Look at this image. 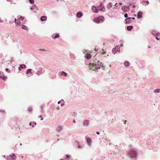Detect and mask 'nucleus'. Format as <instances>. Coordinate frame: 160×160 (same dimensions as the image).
<instances>
[{
	"mask_svg": "<svg viewBox=\"0 0 160 160\" xmlns=\"http://www.w3.org/2000/svg\"><path fill=\"white\" fill-rule=\"evenodd\" d=\"M29 125L30 126L32 125V122H30L29 123Z\"/></svg>",
	"mask_w": 160,
	"mask_h": 160,
	"instance_id": "nucleus-54",
	"label": "nucleus"
},
{
	"mask_svg": "<svg viewBox=\"0 0 160 160\" xmlns=\"http://www.w3.org/2000/svg\"><path fill=\"white\" fill-rule=\"evenodd\" d=\"M60 102H61V101H58V104H59V103H60Z\"/></svg>",
	"mask_w": 160,
	"mask_h": 160,
	"instance_id": "nucleus-59",
	"label": "nucleus"
},
{
	"mask_svg": "<svg viewBox=\"0 0 160 160\" xmlns=\"http://www.w3.org/2000/svg\"><path fill=\"white\" fill-rule=\"evenodd\" d=\"M17 23L18 24H19L21 23V22L20 21H18V22H17Z\"/></svg>",
	"mask_w": 160,
	"mask_h": 160,
	"instance_id": "nucleus-52",
	"label": "nucleus"
},
{
	"mask_svg": "<svg viewBox=\"0 0 160 160\" xmlns=\"http://www.w3.org/2000/svg\"><path fill=\"white\" fill-rule=\"evenodd\" d=\"M77 143L78 144V147L79 149L82 148V145L79 143L77 141Z\"/></svg>",
	"mask_w": 160,
	"mask_h": 160,
	"instance_id": "nucleus-28",
	"label": "nucleus"
},
{
	"mask_svg": "<svg viewBox=\"0 0 160 160\" xmlns=\"http://www.w3.org/2000/svg\"><path fill=\"white\" fill-rule=\"evenodd\" d=\"M40 117L41 118V120H43V118H42V116L40 115L38 116V118H39Z\"/></svg>",
	"mask_w": 160,
	"mask_h": 160,
	"instance_id": "nucleus-42",
	"label": "nucleus"
},
{
	"mask_svg": "<svg viewBox=\"0 0 160 160\" xmlns=\"http://www.w3.org/2000/svg\"><path fill=\"white\" fill-rule=\"evenodd\" d=\"M26 66L24 64H21L20 65L19 67L18 68V70L20 71L22 69L25 68Z\"/></svg>",
	"mask_w": 160,
	"mask_h": 160,
	"instance_id": "nucleus-13",
	"label": "nucleus"
},
{
	"mask_svg": "<svg viewBox=\"0 0 160 160\" xmlns=\"http://www.w3.org/2000/svg\"><path fill=\"white\" fill-rule=\"evenodd\" d=\"M16 156L14 154H13L12 156L9 155L7 158V160H15L16 159Z\"/></svg>",
	"mask_w": 160,
	"mask_h": 160,
	"instance_id": "nucleus-6",
	"label": "nucleus"
},
{
	"mask_svg": "<svg viewBox=\"0 0 160 160\" xmlns=\"http://www.w3.org/2000/svg\"><path fill=\"white\" fill-rule=\"evenodd\" d=\"M96 133L98 134V135H99L100 134V132H98V131H97L96 132Z\"/></svg>",
	"mask_w": 160,
	"mask_h": 160,
	"instance_id": "nucleus-51",
	"label": "nucleus"
},
{
	"mask_svg": "<svg viewBox=\"0 0 160 160\" xmlns=\"http://www.w3.org/2000/svg\"><path fill=\"white\" fill-rule=\"evenodd\" d=\"M120 46L121 47H122L123 46V43H121L120 45Z\"/></svg>",
	"mask_w": 160,
	"mask_h": 160,
	"instance_id": "nucleus-50",
	"label": "nucleus"
},
{
	"mask_svg": "<svg viewBox=\"0 0 160 160\" xmlns=\"http://www.w3.org/2000/svg\"><path fill=\"white\" fill-rule=\"evenodd\" d=\"M71 157V156L67 155L65 158V159H67V160H69L70 159Z\"/></svg>",
	"mask_w": 160,
	"mask_h": 160,
	"instance_id": "nucleus-26",
	"label": "nucleus"
},
{
	"mask_svg": "<svg viewBox=\"0 0 160 160\" xmlns=\"http://www.w3.org/2000/svg\"><path fill=\"white\" fill-rule=\"evenodd\" d=\"M124 65L126 67H128L130 65V63L128 61H125L124 62Z\"/></svg>",
	"mask_w": 160,
	"mask_h": 160,
	"instance_id": "nucleus-22",
	"label": "nucleus"
},
{
	"mask_svg": "<svg viewBox=\"0 0 160 160\" xmlns=\"http://www.w3.org/2000/svg\"><path fill=\"white\" fill-rule=\"evenodd\" d=\"M132 8H136V6L135 5H132Z\"/></svg>",
	"mask_w": 160,
	"mask_h": 160,
	"instance_id": "nucleus-45",
	"label": "nucleus"
},
{
	"mask_svg": "<svg viewBox=\"0 0 160 160\" xmlns=\"http://www.w3.org/2000/svg\"><path fill=\"white\" fill-rule=\"evenodd\" d=\"M30 9L31 10H32L33 9V8L32 7H31Z\"/></svg>",
	"mask_w": 160,
	"mask_h": 160,
	"instance_id": "nucleus-58",
	"label": "nucleus"
},
{
	"mask_svg": "<svg viewBox=\"0 0 160 160\" xmlns=\"http://www.w3.org/2000/svg\"><path fill=\"white\" fill-rule=\"evenodd\" d=\"M142 12L141 11H139L138 12L137 18H142Z\"/></svg>",
	"mask_w": 160,
	"mask_h": 160,
	"instance_id": "nucleus-12",
	"label": "nucleus"
},
{
	"mask_svg": "<svg viewBox=\"0 0 160 160\" xmlns=\"http://www.w3.org/2000/svg\"><path fill=\"white\" fill-rule=\"evenodd\" d=\"M131 5V4H130L128 6H122V9L124 12H127L128 10H130V7Z\"/></svg>",
	"mask_w": 160,
	"mask_h": 160,
	"instance_id": "nucleus-5",
	"label": "nucleus"
},
{
	"mask_svg": "<svg viewBox=\"0 0 160 160\" xmlns=\"http://www.w3.org/2000/svg\"><path fill=\"white\" fill-rule=\"evenodd\" d=\"M155 29H152L151 30V33L154 36H155L157 33Z\"/></svg>",
	"mask_w": 160,
	"mask_h": 160,
	"instance_id": "nucleus-24",
	"label": "nucleus"
},
{
	"mask_svg": "<svg viewBox=\"0 0 160 160\" xmlns=\"http://www.w3.org/2000/svg\"><path fill=\"white\" fill-rule=\"evenodd\" d=\"M128 154L132 159L136 158L138 155L137 151L135 148H131L128 152Z\"/></svg>",
	"mask_w": 160,
	"mask_h": 160,
	"instance_id": "nucleus-2",
	"label": "nucleus"
},
{
	"mask_svg": "<svg viewBox=\"0 0 160 160\" xmlns=\"http://www.w3.org/2000/svg\"><path fill=\"white\" fill-rule=\"evenodd\" d=\"M3 75H4L3 73L2 72H1V73H0V78H2V76H3Z\"/></svg>",
	"mask_w": 160,
	"mask_h": 160,
	"instance_id": "nucleus-38",
	"label": "nucleus"
},
{
	"mask_svg": "<svg viewBox=\"0 0 160 160\" xmlns=\"http://www.w3.org/2000/svg\"><path fill=\"white\" fill-rule=\"evenodd\" d=\"M47 17L46 16H42L40 18V20L42 21H46L47 20Z\"/></svg>",
	"mask_w": 160,
	"mask_h": 160,
	"instance_id": "nucleus-19",
	"label": "nucleus"
},
{
	"mask_svg": "<svg viewBox=\"0 0 160 160\" xmlns=\"http://www.w3.org/2000/svg\"><path fill=\"white\" fill-rule=\"evenodd\" d=\"M98 8L100 9L101 11H103L105 10V8L102 2L100 3V5L98 7Z\"/></svg>",
	"mask_w": 160,
	"mask_h": 160,
	"instance_id": "nucleus-8",
	"label": "nucleus"
},
{
	"mask_svg": "<svg viewBox=\"0 0 160 160\" xmlns=\"http://www.w3.org/2000/svg\"><path fill=\"white\" fill-rule=\"evenodd\" d=\"M44 107V104H42L40 106V108L42 110L41 112H42L43 108Z\"/></svg>",
	"mask_w": 160,
	"mask_h": 160,
	"instance_id": "nucleus-31",
	"label": "nucleus"
},
{
	"mask_svg": "<svg viewBox=\"0 0 160 160\" xmlns=\"http://www.w3.org/2000/svg\"><path fill=\"white\" fill-rule=\"evenodd\" d=\"M64 105V104L63 103L62 104H61V106H63V105Z\"/></svg>",
	"mask_w": 160,
	"mask_h": 160,
	"instance_id": "nucleus-62",
	"label": "nucleus"
},
{
	"mask_svg": "<svg viewBox=\"0 0 160 160\" xmlns=\"http://www.w3.org/2000/svg\"><path fill=\"white\" fill-rule=\"evenodd\" d=\"M73 122L74 123H76V121H75V119H74V120H73Z\"/></svg>",
	"mask_w": 160,
	"mask_h": 160,
	"instance_id": "nucleus-56",
	"label": "nucleus"
},
{
	"mask_svg": "<svg viewBox=\"0 0 160 160\" xmlns=\"http://www.w3.org/2000/svg\"><path fill=\"white\" fill-rule=\"evenodd\" d=\"M32 69H28L26 71V73L27 74H28L29 73H32V72H31Z\"/></svg>",
	"mask_w": 160,
	"mask_h": 160,
	"instance_id": "nucleus-25",
	"label": "nucleus"
},
{
	"mask_svg": "<svg viewBox=\"0 0 160 160\" xmlns=\"http://www.w3.org/2000/svg\"><path fill=\"white\" fill-rule=\"evenodd\" d=\"M59 37V35L58 33L56 34L54 36H52V38L53 39H55L57 38H58Z\"/></svg>",
	"mask_w": 160,
	"mask_h": 160,
	"instance_id": "nucleus-21",
	"label": "nucleus"
},
{
	"mask_svg": "<svg viewBox=\"0 0 160 160\" xmlns=\"http://www.w3.org/2000/svg\"><path fill=\"white\" fill-rule=\"evenodd\" d=\"M104 17L103 16H99L96 19H94L93 21L97 23H99L101 21H103Z\"/></svg>",
	"mask_w": 160,
	"mask_h": 160,
	"instance_id": "nucleus-3",
	"label": "nucleus"
},
{
	"mask_svg": "<svg viewBox=\"0 0 160 160\" xmlns=\"http://www.w3.org/2000/svg\"><path fill=\"white\" fill-rule=\"evenodd\" d=\"M124 16L125 18H127L128 17V15L127 13H125L124 14Z\"/></svg>",
	"mask_w": 160,
	"mask_h": 160,
	"instance_id": "nucleus-40",
	"label": "nucleus"
},
{
	"mask_svg": "<svg viewBox=\"0 0 160 160\" xmlns=\"http://www.w3.org/2000/svg\"><path fill=\"white\" fill-rule=\"evenodd\" d=\"M160 92V89H155L154 91V92L155 93H159Z\"/></svg>",
	"mask_w": 160,
	"mask_h": 160,
	"instance_id": "nucleus-30",
	"label": "nucleus"
},
{
	"mask_svg": "<svg viewBox=\"0 0 160 160\" xmlns=\"http://www.w3.org/2000/svg\"><path fill=\"white\" fill-rule=\"evenodd\" d=\"M92 8L94 12L97 13L98 12V10L96 7L93 6L92 7Z\"/></svg>",
	"mask_w": 160,
	"mask_h": 160,
	"instance_id": "nucleus-17",
	"label": "nucleus"
},
{
	"mask_svg": "<svg viewBox=\"0 0 160 160\" xmlns=\"http://www.w3.org/2000/svg\"><path fill=\"white\" fill-rule=\"evenodd\" d=\"M131 18V19H135V18Z\"/></svg>",
	"mask_w": 160,
	"mask_h": 160,
	"instance_id": "nucleus-57",
	"label": "nucleus"
},
{
	"mask_svg": "<svg viewBox=\"0 0 160 160\" xmlns=\"http://www.w3.org/2000/svg\"><path fill=\"white\" fill-rule=\"evenodd\" d=\"M117 4V3H115V5H114L115 6L117 7V6H116V5Z\"/></svg>",
	"mask_w": 160,
	"mask_h": 160,
	"instance_id": "nucleus-60",
	"label": "nucleus"
},
{
	"mask_svg": "<svg viewBox=\"0 0 160 160\" xmlns=\"http://www.w3.org/2000/svg\"><path fill=\"white\" fill-rule=\"evenodd\" d=\"M29 2L31 4H33L34 3V0H28Z\"/></svg>",
	"mask_w": 160,
	"mask_h": 160,
	"instance_id": "nucleus-35",
	"label": "nucleus"
},
{
	"mask_svg": "<svg viewBox=\"0 0 160 160\" xmlns=\"http://www.w3.org/2000/svg\"><path fill=\"white\" fill-rule=\"evenodd\" d=\"M60 160H65L64 159H60Z\"/></svg>",
	"mask_w": 160,
	"mask_h": 160,
	"instance_id": "nucleus-64",
	"label": "nucleus"
},
{
	"mask_svg": "<svg viewBox=\"0 0 160 160\" xmlns=\"http://www.w3.org/2000/svg\"><path fill=\"white\" fill-rule=\"evenodd\" d=\"M57 13V12L56 11H53L52 12V13L53 14H56Z\"/></svg>",
	"mask_w": 160,
	"mask_h": 160,
	"instance_id": "nucleus-39",
	"label": "nucleus"
},
{
	"mask_svg": "<svg viewBox=\"0 0 160 160\" xmlns=\"http://www.w3.org/2000/svg\"><path fill=\"white\" fill-rule=\"evenodd\" d=\"M61 75H63L65 77L67 76V73L64 71H62L61 72Z\"/></svg>",
	"mask_w": 160,
	"mask_h": 160,
	"instance_id": "nucleus-29",
	"label": "nucleus"
},
{
	"mask_svg": "<svg viewBox=\"0 0 160 160\" xmlns=\"http://www.w3.org/2000/svg\"><path fill=\"white\" fill-rule=\"evenodd\" d=\"M3 22V20H0V22Z\"/></svg>",
	"mask_w": 160,
	"mask_h": 160,
	"instance_id": "nucleus-53",
	"label": "nucleus"
},
{
	"mask_svg": "<svg viewBox=\"0 0 160 160\" xmlns=\"http://www.w3.org/2000/svg\"><path fill=\"white\" fill-rule=\"evenodd\" d=\"M82 13L81 12H77L76 14V17L78 18H81L82 16Z\"/></svg>",
	"mask_w": 160,
	"mask_h": 160,
	"instance_id": "nucleus-10",
	"label": "nucleus"
},
{
	"mask_svg": "<svg viewBox=\"0 0 160 160\" xmlns=\"http://www.w3.org/2000/svg\"><path fill=\"white\" fill-rule=\"evenodd\" d=\"M87 52V50H83V53H85V52Z\"/></svg>",
	"mask_w": 160,
	"mask_h": 160,
	"instance_id": "nucleus-46",
	"label": "nucleus"
},
{
	"mask_svg": "<svg viewBox=\"0 0 160 160\" xmlns=\"http://www.w3.org/2000/svg\"><path fill=\"white\" fill-rule=\"evenodd\" d=\"M59 138H58V139H57V141H59Z\"/></svg>",
	"mask_w": 160,
	"mask_h": 160,
	"instance_id": "nucleus-63",
	"label": "nucleus"
},
{
	"mask_svg": "<svg viewBox=\"0 0 160 160\" xmlns=\"http://www.w3.org/2000/svg\"><path fill=\"white\" fill-rule=\"evenodd\" d=\"M32 110V107H30L28 108V112H31Z\"/></svg>",
	"mask_w": 160,
	"mask_h": 160,
	"instance_id": "nucleus-33",
	"label": "nucleus"
},
{
	"mask_svg": "<svg viewBox=\"0 0 160 160\" xmlns=\"http://www.w3.org/2000/svg\"><path fill=\"white\" fill-rule=\"evenodd\" d=\"M9 70V69L8 68H6L5 69V71H6V72H8V71Z\"/></svg>",
	"mask_w": 160,
	"mask_h": 160,
	"instance_id": "nucleus-49",
	"label": "nucleus"
},
{
	"mask_svg": "<svg viewBox=\"0 0 160 160\" xmlns=\"http://www.w3.org/2000/svg\"><path fill=\"white\" fill-rule=\"evenodd\" d=\"M90 121L88 120H84L83 122V125L85 126H88V124L89 123Z\"/></svg>",
	"mask_w": 160,
	"mask_h": 160,
	"instance_id": "nucleus-11",
	"label": "nucleus"
},
{
	"mask_svg": "<svg viewBox=\"0 0 160 160\" xmlns=\"http://www.w3.org/2000/svg\"><path fill=\"white\" fill-rule=\"evenodd\" d=\"M0 112L2 113H4L5 112V111L3 110H0Z\"/></svg>",
	"mask_w": 160,
	"mask_h": 160,
	"instance_id": "nucleus-41",
	"label": "nucleus"
},
{
	"mask_svg": "<svg viewBox=\"0 0 160 160\" xmlns=\"http://www.w3.org/2000/svg\"><path fill=\"white\" fill-rule=\"evenodd\" d=\"M120 46L119 45H118V46H117L115 47V49L116 50V52H120Z\"/></svg>",
	"mask_w": 160,
	"mask_h": 160,
	"instance_id": "nucleus-20",
	"label": "nucleus"
},
{
	"mask_svg": "<svg viewBox=\"0 0 160 160\" xmlns=\"http://www.w3.org/2000/svg\"><path fill=\"white\" fill-rule=\"evenodd\" d=\"M131 21V18H128L125 19V21L126 22V24H129Z\"/></svg>",
	"mask_w": 160,
	"mask_h": 160,
	"instance_id": "nucleus-14",
	"label": "nucleus"
},
{
	"mask_svg": "<svg viewBox=\"0 0 160 160\" xmlns=\"http://www.w3.org/2000/svg\"><path fill=\"white\" fill-rule=\"evenodd\" d=\"M119 4L120 5H122V2H120L119 3Z\"/></svg>",
	"mask_w": 160,
	"mask_h": 160,
	"instance_id": "nucleus-55",
	"label": "nucleus"
},
{
	"mask_svg": "<svg viewBox=\"0 0 160 160\" xmlns=\"http://www.w3.org/2000/svg\"><path fill=\"white\" fill-rule=\"evenodd\" d=\"M103 64L102 62H100L98 60H97V59L94 57L93 60V62H90L89 65V68L94 70L95 69H100V66H102L103 68H104L103 66Z\"/></svg>",
	"mask_w": 160,
	"mask_h": 160,
	"instance_id": "nucleus-1",
	"label": "nucleus"
},
{
	"mask_svg": "<svg viewBox=\"0 0 160 160\" xmlns=\"http://www.w3.org/2000/svg\"><path fill=\"white\" fill-rule=\"evenodd\" d=\"M44 72V71L42 69V68H39L38 69L37 72L36 73L38 75H40L43 74Z\"/></svg>",
	"mask_w": 160,
	"mask_h": 160,
	"instance_id": "nucleus-4",
	"label": "nucleus"
},
{
	"mask_svg": "<svg viewBox=\"0 0 160 160\" xmlns=\"http://www.w3.org/2000/svg\"><path fill=\"white\" fill-rule=\"evenodd\" d=\"M133 27L132 26H129L127 27V29L129 31H131L133 28Z\"/></svg>",
	"mask_w": 160,
	"mask_h": 160,
	"instance_id": "nucleus-23",
	"label": "nucleus"
},
{
	"mask_svg": "<svg viewBox=\"0 0 160 160\" xmlns=\"http://www.w3.org/2000/svg\"><path fill=\"white\" fill-rule=\"evenodd\" d=\"M91 139L89 138H88L87 139V141L88 143V145L89 146H90L91 145Z\"/></svg>",
	"mask_w": 160,
	"mask_h": 160,
	"instance_id": "nucleus-16",
	"label": "nucleus"
},
{
	"mask_svg": "<svg viewBox=\"0 0 160 160\" xmlns=\"http://www.w3.org/2000/svg\"><path fill=\"white\" fill-rule=\"evenodd\" d=\"M16 18H14V22L15 23H17V22H16Z\"/></svg>",
	"mask_w": 160,
	"mask_h": 160,
	"instance_id": "nucleus-48",
	"label": "nucleus"
},
{
	"mask_svg": "<svg viewBox=\"0 0 160 160\" xmlns=\"http://www.w3.org/2000/svg\"><path fill=\"white\" fill-rule=\"evenodd\" d=\"M141 2L142 3L143 5H148L149 4V2L148 0H142L141 1Z\"/></svg>",
	"mask_w": 160,
	"mask_h": 160,
	"instance_id": "nucleus-9",
	"label": "nucleus"
},
{
	"mask_svg": "<svg viewBox=\"0 0 160 160\" xmlns=\"http://www.w3.org/2000/svg\"><path fill=\"white\" fill-rule=\"evenodd\" d=\"M23 19H24V18L23 17V18H22V19L21 20H23Z\"/></svg>",
	"mask_w": 160,
	"mask_h": 160,
	"instance_id": "nucleus-61",
	"label": "nucleus"
},
{
	"mask_svg": "<svg viewBox=\"0 0 160 160\" xmlns=\"http://www.w3.org/2000/svg\"><path fill=\"white\" fill-rule=\"evenodd\" d=\"M21 28L22 29L25 30H27L28 29L27 26L24 25H22Z\"/></svg>",
	"mask_w": 160,
	"mask_h": 160,
	"instance_id": "nucleus-27",
	"label": "nucleus"
},
{
	"mask_svg": "<svg viewBox=\"0 0 160 160\" xmlns=\"http://www.w3.org/2000/svg\"><path fill=\"white\" fill-rule=\"evenodd\" d=\"M160 35V33L159 32H157L155 36V37H158Z\"/></svg>",
	"mask_w": 160,
	"mask_h": 160,
	"instance_id": "nucleus-36",
	"label": "nucleus"
},
{
	"mask_svg": "<svg viewBox=\"0 0 160 160\" xmlns=\"http://www.w3.org/2000/svg\"><path fill=\"white\" fill-rule=\"evenodd\" d=\"M7 78V76H4L3 75V76H2L1 79H2L3 80H5Z\"/></svg>",
	"mask_w": 160,
	"mask_h": 160,
	"instance_id": "nucleus-32",
	"label": "nucleus"
},
{
	"mask_svg": "<svg viewBox=\"0 0 160 160\" xmlns=\"http://www.w3.org/2000/svg\"><path fill=\"white\" fill-rule=\"evenodd\" d=\"M63 129V126L62 125H59L56 127V130L57 132H60L62 131Z\"/></svg>",
	"mask_w": 160,
	"mask_h": 160,
	"instance_id": "nucleus-7",
	"label": "nucleus"
},
{
	"mask_svg": "<svg viewBox=\"0 0 160 160\" xmlns=\"http://www.w3.org/2000/svg\"><path fill=\"white\" fill-rule=\"evenodd\" d=\"M125 3H127V4H130L131 5H132L131 3L133 1H135V0H124Z\"/></svg>",
	"mask_w": 160,
	"mask_h": 160,
	"instance_id": "nucleus-15",
	"label": "nucleus"
},
{
	"mask_svg": "<svg viewBox=\"0 0 160 160\" xmlns=\"http://www.w3.org/2000/svg\"><path fill=\"white\" fill-rule=\"evenodd\" d=\"M33 124H34L35 125H36V122H33V125H32V127H34Z\"/></svg>",
	"mask_w": 160,
	"mask_h": 160,
	"instance_id": "nucleus-44",
	"label": "nucleus"
},
{
	"mask_svg": "<svg viewBox=\"0 0 160 160\" xmlns=\"http://www.w3.org/2000/svg\"><path fill=\"white\" fill-rule=\"evenodd\" d=\"M116 50L115 49V48H113L112 49V53L114 54H115V53L116 52Z\"/></svg>",
	"mask_w": 160,
	"mask_h": 160,
	"instance_id": "nucleus-34",
	"label": "nucleus"
},
{
	"mask_svg": "<svg viewBox=\"0 0 160 160\" xmlns=\"http://www.w3.org/2000/svg\"><path fill=\"white\" fill-rule=\"evenodd\" d=\"M158 37H156V39L158 40H160V39Z\"/></svg>",
	"mask_w": 160,
	"mask_h": 160,
	"instance_id": "nucleus-47",
	"label": "nucleus"
},
{
	"mask_svg": "<svg viewBox=\"0 0 160 160\" xmlns=\"http://www.w3.org/2000/svg\"><path fill=\"white\" fill-rule=\"evenodd\" d=\"M38 50L41 51H42L43 52H46V50L44 49H39Z\"/></svg>",
	"mask_w": 160,
	"mask_h": 160,
	"instance_id": "nucleus-37",
	"label": "nucleus"
},
{
	"mask_svg": "<svg viewBox=\"0 0 160 160\" xmlns=\"http://www.w3.org/2000/svg\"><path fill=\"white\" fill-rule=\"evenodd\" d=\"M92 55L90 54H88L87 53L85 55V57L87 59H89L91 57Z\"/></svg>",
	"mask_w": 160,
	"mask_h": 160,
	"instance_id": "nucleus-18",
	"label": "nucleus"
},
{
	"mask_svg": "<svg viewBox=\"0 0 160 160\" xmlns=\"http://www.w3.org/2000/svg\"><path fill=\"white\" fill-rule=\"evenodd\" d=\"M102 52H101V54H104L105 53V52L104 51L103 49H102Z\"/></svg>",
	"mask_w": 160,
	"mask_h": 160,
	"instance_id": "nucleus-43",
	"label": "nucleus"
}]
</instances>
